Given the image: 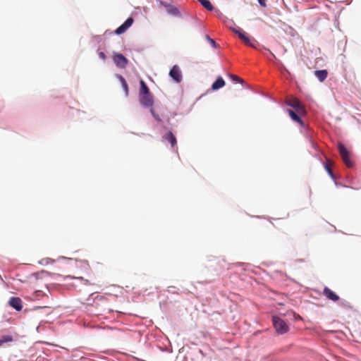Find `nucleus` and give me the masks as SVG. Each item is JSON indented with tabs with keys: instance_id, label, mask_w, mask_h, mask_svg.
Segmentation results:
<instances>
[{
	"instance_id": "obj_1",
	"label": "nucleus",
	"mask_w": 361,
	"mask_h": 361,
	"mask_svg": "<svg viewBox=\"0 0 361 361\" xmlns=\"http://www.w3.org/2000/svg\"><path fill=\"white\" fill-rule=\"evenodd\" d=\"M272 322H273V326L278 334H284L288 331V330H289L288 326L280 317H279L277 316H273L272 317Z\"/></svg>"
},
{
	"instance_id": "obj_2",
	"label": "nucleus",
	"mask_w": 361,
	"mask_h": 361,
	"mask_svg": "<svg viewBox=\"0 0 361 361\" xmlns=\"http://www.w3.org/2000/svg\"><path fill=\"white\" fill-rule=\"evenodd\" d=\"M338 149L345 164L348 167H352L353 166V162L351 161L350 157V153L346 149V147L344 146V145L341 142L338 143Z\"/></svg>"
},
{
	"instance_id": "obj_3",
	"label": "nucleus",
	"mask_w": 361,
	"mask_h": 361,
	"mask_svg": "<svg viewBox=\"0 0 361 361\" xmlns=\"http://www.w3.org/2000/svg\"><path fill=\"white\" fill-rule=\"evenodd\" d=\"M286 104L293 108L298 114L302 115L305 114V109L303 105L297 98H290L286 101Z\"/></svg>"
},
{
	"instance_id": "obj_4",
	"label": "nucleus",
	"mask_w": 361,
	"mask_h": 361,
	"mask_svg": "<svg viewBox=\"0 0 361 361\" xmlns=\"http://www.w3.org/2000/svg\"><path fill=\"white\" fill-rule=\"evenodd\" d=\"M114 61L116 66L124 68L128 64V59L121 54L114 53L113 56Z\"/></svg>"
},
{
	"instance_id": "obj_5",
	"label": "nucleus",
	"mask_w": 361,
	"mask_h": 361,
	"mask_svg": "<svg viewBox=\"0 0 361 361\" xmlns=\"http://www.w3.org/2000/svg\"><path fill=\"white\" fill-rule=\"evenodd\" d=\"M169 75L176 82H180L183 79L181 71L178 66L174 65L169 71Z\"/></svg>"
},
{
	"instance_id": "obj_6",
	"label": "nucleus",
	"mask_w": 361,
	"mask_h": 361,
	"mask_svg": "<svg viewBox=\"0 0 361 361\" xmlns=\"http://www.w3.org/2000/svg\"><path fill=\"white\" fill-rule=\"evenodd\" d=\"M140 104L145 107H151L153 105V97L151 93L139 95Z\"/></svg>"
},
{
	"instance_id": "obj_7",
	"label": "nucleus",
	"mask_w": 361,
	"mask_h": 361,
	"mask_svg": "<svg viewBox=\"0 0 361 361\" xmlns=\"http://www.w3.org/2000/svg\"><path fill=\"white\" fill-rule=\"evenodd\" d=\"M133 23V19L128 18L121 26H119L116 30V35H121L124 33Z\"/></svg>"
},
{
	"instance_id": "obj_8",
	"label": "nucleus",
	"mask_w": 361,
	"mask_h": 361,
	"mask_svg": "<svg viewBox=\"0 0 361 361\" xmlns=\"http://www.w3.org/2000/svg\"><path fill=\"white\" fill-rule=\"evenodd\" d=\"M8 304L11 307L17 311H20L23 309V301L20 298L12 297L8 301Z\"/></svg>"
},
{
	"instance_id": "obj_9",
	"label": "nucleus",
	"mask_w": 361,
	"mask_h": 361,
	"mask_svg": "<svg viewBox=\"0 0 361 361\" xmlns=\"http://www.w3.org/2000/svg\"><path fill=\"white\" fill-rule=\"evenodd\" d=\"M323 295L328 300H332L334 302H336L339 300V296L328 287H324L323 290Z\"/></svg>"
},
{
	"instance_id": "obj_10",
	"label": "nucleus",
	"mask_w": 361,
	"mask_h": 361,
	"mask_svg": "<svg viewBox=\"0 0 361 361\" xmlns=\"http://www.w3.org/2000/svg\"><path fill=\"white\" fill-rule=\"evenodd\" d=\"M163 138L164 140L168 141L171 144V145L173 148L176 147V143H177L176 138L175 135L171 132H169V133H166L163 136Z\"/></svg>"
},
{
	"instance_id": "obj_11",
	"label": "nucleus",
	"mask_w": 361,
	"mask_h": 361,
	"mask_svg": "<svg viewBox=\"0 0 361 361\" xmlns=\"http://www.w3.org/2000/svg\"><path fill=\"white\" fill-rule=\"evenodd\" d=\"M288 114L290 116V118L298 123H299L301 126H304L305 124L300 117L298 116L299 114L298 112L294 111L293 110L288 109Z\"/></svg>"
},
{
	"instance_id": "obj_12",
	"label": "nucleus",
	"mask_w": 361,
	"mask_h": 361,
	"mask_svg": "<svg viewBox=\"0 0 361 361\" xmlns=\"http://www.w3.org/2000/svg\"><path fill=\"white\" fill-rule=\"evenodd\" d=\"M314 75L318 78V80L320 82H323L327 78L328 72L326 70L315 71Z\"/></svg>"
},
{
	"instance_id": "obj_13",
	"label": "nucleus",
	"mask_w": 361,
	"mask_h": 361,
	"mask_svg": "<svg viewBox=\"0 0 361 361\" xmlns=\"http://www.w3.org/2000/svg\"><path fill=\"white\" fill-rule=\"evenodd\" d=\"M225 85V81L221 77H219L212 84V89L217 90Z\"/></svg>"
},
{
	"instance_id": "obj_14",
	"label": "nucleus",
	"mask_w": 361,
	"mask_h": 361,
	"mask_svg": "<svg viewBox=\"0 0 361 361\" xmlns=\"http://www.w3.org/2000/svg\"><path fill=\"white\" fill-rule=\"evenodd\" d=\"M118 78L122 85V87L124 90L126 95L128 96V86L126 79L121 75H118Z\"/></svg>"
},
{
	"instance_id": "obj_15",
	"label": "nucleus",
	"mask_w": 361,
	"mask_h": 361,
	"mask_svg": "<svg viewBox=\"0 0 361 361\" xmlns=\"http://www.w3.org/2000/svg\"><path fill=\"white\" fill-rule=\"evenodd\" d=\"M148 93H150V92H149V90L147 85L142 80H140V92H139V95L143 94H148Z\"/></svg>"
},
{
	"instance_id": "obj_16",
	"label": "nucleus",
	"mask_w": 361,
	"mask_h": 361,
	"mask_svg": "<svg viewBox=\"0 0 361 361\" xmlns=\"http://www.w3.org/2000/svg\"><path fill=\"white\" fill-rule=\"evenodd\" d=\"M202 6L208 11H212L214 7L209 0H197Z\"/></svg>"
},
{
	"instance_id": "obj_17",
	"label": "nucleus",
	"mask_w": 361,
	"mask_h": 361,
	"mask_svg": "<svg viewBox=\"0 0 361 361\" xmlns=\"http://www.w3.org/2000/svg\"><path fill=\"white\" fill-rule=\"evenodd\" d=\"M13 340V338L12 336H10V335L2 336L0 338V347L3 346L4 344L6 343L12 342Z\"/></svg>"
},
{
	"instance_id": "obj_18",
	"label": "nucleus",
	"mask_w": 361,
	"mask_h": 361,
	"mask_svg": "<svg viewBox=\"0 0 361 361\" xmlns=\"http://www.w3.org/2000/svg\"><path fill=\"white\" fill-rule=\"evenodd\" d=\"M243 42L247 46L255 47L256 41L254 39H250L248 36Z\"/></svg>"
},
{
	"instance_id": "obj_19",
	"label": "nucleus",
	"mask_w": 361,
	"mask_h": 361,
	"mask_svg": "<svg viewBox=\"0 0 361 361\" xmlns=\"http://www.w3.org/2000/svg\"><path fill=\"white\" fill-rule=\"evenodd\" d=\"M167 11L173 15V16H176L179 13V11L177 8L174 7V6H167Z\"/></svg>"
},
{
	"instance_id": "obj_20",
	"label": "nucleus",
	"mask_w": 361,
	"mask_h": 361,
	"mask_svg": "<svg viewBox=\"0 0 361 361\" xmlns=\"http://www.w3.org/2000/svg\"><path fill=\"white\" fill-rule=\"evenodd\" d=\"M329 160H327V163L324 164V168L331 178H334L333 171L329 164Z\"/></svg>"
},
{
	"instance_id": "obj_21",
	"label": "nucleus",
	"mask_w": 361,
	"mask_h": 361,
	"mask_svg": "<svg viewBox=\"0 0 361 361\" xmlns=\"http://www.w3.org/2000/svg\"><path fill=\"white\" fill-rule=\"evenodd\" d=\"M230 78L233 82H240V83L243 82V80L242 78H240V77H238V75H236L231 74L230 75Z\"/></svg>"
},
{
	"instance_id": "obj_22",
	"label": "nucleus",
	"mask_w": 361,
	"mask_h": 361,
	"mask_svg": "<svg viewBox=\"0 0 361 361\" xmlns=\"http://www.w3.org/2000/svg\"><path fill=\"white\" fill-rule=\"evenodd\" d=\"M106 299L105 296L104 295H97L95 298H94V300H97L95 301V304L96 305H98L99 303L97 302V301H103Z\"/></svg>"
},
{
	"instance_id": "obj_23",
	"label": "nucleus",
	"mask_w": 361,
	"mask_h": 361,
	"mask_svg": "<svg viewBox=\"0 0 361 361\" xmlns=\"http://www.w3.org/2000/svg\"><path fill=\"white\" fill-rule=\"evenodd\" d=\"M238 35V37L242 41H243L247 37L246 33L245 32H243V30L241 32H239V34Z\"/></svg>"
},
{
	"instance_id": "obj_24",
	"label": "nucleus",
	"mask_w": 361,
	"mask_h": 361,
	"mask_svg": "<svg viewBox=\"0 0 361 361\" xmlns=\"http://www.w3.org/2000/svg\"><path fill=\"white\" fill-rule=\"evenodd\" d=\"M151 113L156 120H157L158 121H161V118H159V116L155 114L154 111L152 109H151Z\"/></svg>"
},
{
	"instance_id": "obj_25",
	"label": "nucleus",
	"mask_w": 361,
	"mask_h": 361,
	"mask_svg": "<svg viewBox=\"0 0 361 361\" xmlns=\"http://www.w3.org/2000/svg\"><path fill=\"white\" fill-rule=\"evenodd\" d=\"M258 2L262 7L267 6V0H258Z\"/></svg>"
},
{
	"instance_id": "obj_26",
	"label": "nucleus",
	"mask_w": 361,
	"mask_h": 361,
	"mask_svg": "<svg viewBox=\"0 0 361 361\" xmlns=\"http://www.w3.org/2000/svg\"><path fill=\"white\" fill-rule=\"evenodd\" d=\"M209 43L210 44L214 47V48H216L217 47V44L216 43V42L213 39H209Z\"/></svg>"
},
{
	"instance_id": "obj_27",
	"label": "nucleus",
	"mask_w": 361,
	"mask_h": 361,
	"mask_svg": "<svg viewBox=\"0 0 361 361\" xmlns=\"http://www.w3.org/2000/svg\"><path fill=\"white\" fill-rule=\"evenodd\" d=\"M99 56L100 59H102L103 60H104L106 59V55H105V54L103 51H100L99 53Z\"/></svg>"
},
{
	"instance_id": "obj_28",
	"label": "nucleus",
	"mask_w": 361,
	"mask_h": 361,
	"mask_svg": "<svg viewBox=\"0 0 361 361\" xmlns=\"http://www.w3.org/2000/svg\"><path fill=\"white\" fill-rule=\"evenodd\" d=\"M233 31L236 33L237 35L239 34V32H241L242 30L239 27L233 29Z\"/></svg>"
},
{
	"instance_id": "obj_29",
	"label": "nucleus",
	"mask_w": 361,
	"mask_h": 361,
	"mask_svg": "<svg viewBox=\"0 0 361 361\" xmlns=\"http://www.w3.org/2000/svg\"><path fill=\"white\" fill-rule=\"evenodd\" d=\"M51 259H42V261H46V264H48L49 262Z\"/></svg>"
},
{
	"instance_id": "obj_30",
	"label": "nucleus",
	"mask_w": 361,
	"mask_h": 361,
	"mask_svg": "<svg viewBox=\"0 0 361 361\" xmlns=\"http://www.w3.org/2000/svg\"><path fill=\"white\" fill-rule=\"evenodd\" d=\"M206 38H207V39L209 42V39H211V38L209 37V35H207V36H206Z\"/></svg>"
},
{
	"instance_id": "obj_31",
	"label": "nucleus",
	"mask_w": 361,
	"mask_h": 361,
	"mask_svg": "<svg viewBox=\"0 0 361 361\" xmlns=\"http://www.w3.org/2000/svg\"><path fill=\"white\" fill-rule=\"evenodd\" d=\"M271 54L273 56V57H274V59H276V56H275V55H274L273 53H271Z\"/></svg>"
}]
</instances>
